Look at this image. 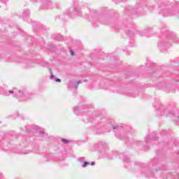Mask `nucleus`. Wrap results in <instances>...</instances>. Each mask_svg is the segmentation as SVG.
I'll return each mask as SVG.
<instances>
[{
    "instance_id": "12",
    "label": "nucleus",
    "mask_w": 179,
    "mask_h": 179,
    "mask_svg": "<svg viewBox=\"0 0 179 179\" xmlns=\"http://www.w3.org/2000/svg\"><path fill=\"white\" fill-rule=\"evenodd\" d=\"M90 165V162H87L86 161H84L82 165V167L85 168L87 167V166Z\"/></svg>"
},
{
    "instance_id": "24",
    "label": "nucleus",
    "mask_w": 179,
    "mask_h": 179,
    "mask_svg": "<svg viewBox=\"0 0 179 179\" xmlns=\"http://www.w3.org/2000/svg\"><path fill=\"white\" fill-rule=\"evenodd\" d=\"M94 164H96V162H92L91 166H94Z\"/></svg>"
},
{
    "instance_id": "29",
    "label": "nucleus",
    "mask_w": 179,
    "mask_h": 179,
    "mask_svg": "<svg viewBox=\"0 0 179 179\" xmlns=\"http://www.w3.org/2000/svg\"><path fill=\"white\" fill-rule=\"evenodd\" d=\"M140 164V166H141L142 164Z\"/></svg>"
},
{
    "instance_id": "25",
    "label": "nucleus",
    "mask_w": 179,
    "mask_h": 179,
    "mask_svg": "<svg viewBox=\"0 0 179 179\" xmlns=\"http://www.w3.org/2000/svg\"><path fill=\"white\" fill-rule=\"evenodd\" d=\"M115 136H116L117 138H118L119 139H120V135H118V134H117V133L115 134Z\"/></svg>"
},
{
    "instance_id": "7",
    "label": "nucleus",
    "mask_w": 179,
    "mask_h": 179,
    "mask_svg": "<svg viewBox=\"0 0 179 179\" xmlns=\"http://www.w3.org/2000/svg\"><path fill=\"white\" fill-rule=\"evenodd\" d=\"M74 113L76 115H81L83 114V109H80L78 106L74 108Z\"/></svg>"
},
{
    "instance_id": "6",
    "label": "nucleus",
    "mask_w": 179,
    "mask_h": 179,
    "mask_svg": "<svg viewBox=\"0 0 179 179\" xmlns=\"http://www.w3.org/2000/svg\"><path fill=\"white\" fill-rule=\"evenodd\" d=\"M150 139H155V141H157V136H156V133L154 132L150 136H148L145 139L146 143H149V141Z\"/></svg>"
},
{
    "instance_id": "1",
    "label": "nucleus",
    "mask_w": 179,
    "mask_h": 179,
    "mask_svg": "<svg viewBox=\"0 0 179 179\" xmlns=\"http://www.w3.org/2000/svg\"><path fill=\"white\" fill-rule=\"evenodd\" d=\"M1 93L3 96L17 97L20 101H27L33 99V94L27 92L26 89L18 90L17 88H13L11 90L2 89Z\"/></svg>"
},
{
    "instance_id": "10",
    "label": "nucleus",
    "mask_w": 179,
    "mask_h": 179,
    "mask_svg": "<svg viewBox=\"0 0 179 179\" xmlns=\"http://www.w3.org/2000/svg\"><path fill=\"white\" fill-rule=\"evenodd\" d=\"M157 113L159 115H163V114H164V106H162L159 109H157Z\"/></svg>"
},
{
    "instance_id": "27",
    "label": "nucleus",
    "mask_w": 179,
    "mask_h": 179,
    "mask_svg": "<svg viewBox=\"0 0 179 179\" xmlns=\"http://www.w3.org/2000/svg\"><path fill=\"white\" fill-rule=\"evenodd\" d=\"M166 131H163L164 134H166Z\"/></svg>"
},
{
    "instance_id": "18",
    "label": "nucleus",
    "mask_w": 179,
    "mask_h": 179,
    "mask_svg": "<svg viewBox=\"0 0 179 179\" xmlns=\"http://www.w3.org/2000/svg\"><path fill=\"white\" fill-rule=\"evenodd\" d=\"M39 134H40V135H41L42 136H47V134H45V133H44V131H40Z\"/></svg>"
},
{
    "instance_id": "11",
    "label": "nucleus",
    "mask_w": 179,
    "mask_h": 179,
    "mask_svg": "<svg viewBox=\"0 0 179 179\" xmlns=\"http://www.w3.org/2000/svg\"><path fill=\"white\" fill-rule=\"evenodd\" d=\"M73 13H75V15H81L82 11H80V9L79 8H74Z\"/></svg>"
},
{
    "instance_id": "19",
    "label": "nucleus",
    "mask_w": 179,
    "mask_h": 179,
    "mask_svg": "<svg viewBox=\"0 0 179 179\" xmlns=\"http://www.w3.org/2000/svg\"><path fill=\"white\" fill-rule=\"evenodd\" d=\"M59 41H64V36H60L59 38L57 37Z\"/></svg>"
},
{
    "instance_id": "4",
    "label": "nucleus",
    "mask_w": 179,
    "mask_h": 179,
    "mask_svg": "<svg viewBox=\"0 0 179 179\" xmlns=\"http://www.w3.org/2000/svg\"><path fill=\"white\" fill-rule=\"evenodd\" d=\"M43 2V9L46 10V9H52V2H51V0H41Z\"/></svg>"
},
{
    "instance_id": "16",
    "label": "nucleus",
    "mask_w": 179,
    "mask_h": 179,
    "mask_svg": "<svg viewBox=\"0 0 179 179\" xmlns=\"http://www.w3.org/2000/svg\"><path fill=\"white\" fill-rule=\"evenodd\" d=\"M62 142H63V143H69V142H71V141L65 139V138H62Z\"/></svg>"
},
{
    "instance_id": "5",
    "label": "nucleus",
    "mask_w": 179,
    "mask_h": 179,
    "mask_svg": "<svg viewBox=\"0 0 179 179\" xmlns=\"http://www.w3.org/2000/svg\"><path fill=\"white\" fill-rule=\"evenodd\" d=\"M30 15V10H24L21 15H20V17H22L23 20H26V17Z\"/></svg>"
},
{
    "instance_id": "14",
    "label": "nucleus",
    "mask_w": 179,
    "mask_h": 179,
    "mask_svg": "<svg viewBox=\"0 0 179 179\" xmlns=\"http://www.w3.org/2000/svg\"><path fill=\"white\" fill-rule=\"evenodd\" d=\"M168 15H169V16H173V15H176V12H174L171 10H168Z\"/></svg>"
},
{
    "instance_id": "15",
    "label": "nucleus",
    "mask_w": 179,
    "mask_h": 179,
    "mask_svg": "<svg viewBox=\"0 0 179 179\" xmlns=\"http://www.w3.org/2000/svg\"><path fill=\"white\" fill-rule=\"evenodd\" d=\"M113 131L115 129H117L118 131H120V129H121V127H120L119 125L113 126Z\"/></svg>"
},
{
    "instance_id": "13",
    "label": "nucleus",
    "mask_w": 179,
    "mask_h": 179,
    "mask_svg": "<svg viewBox=\"0 0 179 179\" xmlns=\"http://www.w3.org/2000/svg\"><path fill=\"white\" fill-rule=\"evenodd\" d=\"M124 163H129V158L127 156L123 157Z\"/></svg>"
},
{
    "instance_id": "28",
    "label": "nucleus",
    "mask_w": 179,
    "mask_h": 179,
    "mask_svg": "<svg viewBox=\"0 0 179 179\" xmlns=\"http://www.w3.org/2000/svg\"><path fill=\"white\" fill-rule=\"evenodd\" d=\"M17 115H19V113H17Z\"/></svg>"
},
{
    "instance_id": "9",
    "label": "nucleus",
    "mask_w": 179,
    "mask_h": 179,
    "mask_svg": "<svg viewBox=\"0 0 179 179\" xmlns=\"http://www.w3.org/2000/svg\"><path fill=\"white\" fill-rule=\"evenodd\" d=\"M49 72L50 73V79L52 80H55V82L61 83V79L56 78L55 76L52 74V71H51V69H49Z\"/></svg>"
},
{
    "instance_id": "2",
    "label": "nucleus",
    "mask_w": 179,
    "mask_h": 179,
    "mask_svg": "<svg viewBox=\"0 0 179 179\" xmlns=\"http://www.w3.org/2000/svg\"><path fill=\"white\" fill-rule=\"evenodd\" d=\"M173 41L179 43V38H177V34L174 32H168L166 38L158 43L159 50L164 52L163 50H166L170 45V43H173Z\"/></svg>"
},
{
    "instance_id": "30",
    "label": "nucleus",
    "mask_w": 179,
    "mask_h": 179,
    "mask_svg": "<svg viewBox=\"0 0 179 179\" xmlns=\"http://www.w3.org/2000/svg\"><path fill=\"white\" fill-rule=\"evenodd\" d=\"M34 1H37V0H34Z\"/></svg>"
},
{
    "instance_id": "22",
    "label": "nucleus",
    "mask_w": 179,
    "mask_h": 179,
    "mask_svg": "<svg viewBox=\"0 0 179 179\" xmlns=\"http://www.w3.org/2000/svg\"><path fill=\"white\" fill-rule=\"evenodd\" d=\"M68 16H69V17H72V13H67Z\"/></svg>"
},
{
    "instance_id": "21",
    "label": "nucleus",
    "mask_w": 179,
    "mask_h": 179,
    "mask_svg": "<svg viewBox=\"0 0 179 179\" xmlns=\"http://www.w3.org/2000/svg\"><path fill=\"white\" fill-rule=\"evenodd\" d=\"M70 52L72 56L75 55V52H73V50H71Z\"/></svg>"
},
{
    "instance_id": "26",
    "label": "nucleus",
    "mask_w": 179,
    "mask_h": 179,
    "mask_svg": "<svg viewBox=\"0 0 179 179\" xmlns=\"http://www.w3.org/2000/svg\"><path fill=\"white\" fill-rule=\"evenodd\" d=\"M174 121H178V117H177V119L174 120Z\"/></svg>"
},
{
    "instance_id": "8",
    "label": "nucleus",
    "mask_w": 179,
    "mask_h": 179,
    "mask_svg": "<svg viewBox=\"0 0 179 179\" xmlns=\"http://www.w3.org/2000/svg\"><path fill=\"white\" fill-rule=\"evenodd\" d=\"M69 87L72 89H78V82L77 81H69Z\"/></svg>"
},
{
    "instance_id": "23",
    "label": "nucleus",
    "mask_w": 179,
    "mask_h": 179,
    "mask_svg": "<svg viewBox=\"0 0 179 179\" xmlns=\"http://www.w3.org/2000/svg\"><path fill=\"white\" fill-rule=\"evenodd\" d=\"M80 83H82V81L80 80L77 82L78 86H79Z\"/></svg>"
},
{
    "instance_id": "3",
    "label": "nucleus",
    "mask_w": 179,
    "mask_h": 179,
    "mask_svg": "<svg viewBox=\"0 0 179 179\" xmlns=\"http://www.w3.org/2000/svg\"><path fill=\"white\" fill-rule=\"evenodd\" d=\"M141 173H144L145 174V177H148V178H152V177H154L153 172H152V170L148 167H144Z\"/></svg>"
},
{
    "instance_id": "20",
    "label": "nucleus",
    "mask_w": 179,
    "mask_h": 179,
    "mask_svg": "<svg viewBox=\"0 0 179 179\" xmlns=\"http://www.w3.org/2000/svg\"><path fill=\"white\" fill-rule=\"evenodd\" d=\"M108 84H105V86H103V85H102L101 87V89H105V90H106V89H108L107 87H106V86H108Z\"/></svg>"
},
{
    "instance_id": "17",
    "label": "nucleus",
    "mask_w": 179,
    "mask_h": 179,
    "mask_svg": "<svg viewBox=\"0 0 179 179\" xmlns=\"http://www.w3.org/2000/svg\"><path fill=\"white\" fill-rule=\"evenodd\" d=\"M78 162H80V163H83L85 162V157H80L78 159Z\"/></svg>"
}]
</instances>
